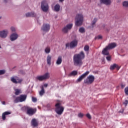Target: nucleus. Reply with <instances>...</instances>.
<instances>
[{"label":"nucleus","mask_w":128,"mask_h":128,"mask_svg":"<svg viewBox=\"0 0 128 128\" xmlns=\"http://www.w3.org/2000/svg\"><path fill=\"white\" fill-rule=\"evenodd\" d=\"M101 38H102V36L100 35H99L95 38V40H100Z\"/></svg>","instance_id":"35"},{"label":"nucleus","mask_w":128,"mask_h":128,"mask_svg":"<svg viewBox=\"0 0 128 128\" xmlns=\"http://www.w3.org/2000/svg\"><path fill=\"white\" fill-rule=\"evenodd\" d=\"M79 32H81L82 34H84V32H86V30H84V28L82 27V28H80Z\"/></svg>","instance_id":"33"},{"label":"nucleus","mask_w":128,"mask_h":128,"mask_svg":"<svg viewBox=\"0 0 128 128\" xmlns=\"http://www.w3.org/2000/svg\"><path fill=\"white\" fill-rule=\"evenodd\" d=\"M50 76V73L46 72L44 75L37 76L36 77V79L38 80H40V82H42V80H48Z\"/></svg>","instance_id":"5"},{"label":"nucleus","mask_w":128,"mask_h":128,"mask_svg":"<svg viewBox=\"0 0 128 128\" xmlns=\"http://www.w3.org/2000/svg\"><path fill=\"white\" fill-rule=\"evenodd\" d=\"M64 108L60 105V103H57L56 104L55 112L57 114L62 116V112H64Z\"/></svg>","instance_id":"4"},{"label":"nucleus","mask_w":128,"mask_h":128,"mask_svg":"<svg viewBox=\"0 0 128 128\" xmlns=\"http://www.w3.org/2000/svg\"><path fill=\"white\" fill-rule=\"evenodd\" d=\"M4 2H6V0H4Z\"/></svg>","instance_id":"47"},{"label":"nucleus","mask_w":128,"mask_h":128,"mask_svg":"<svg viewBox=\"0 0 128 128\" xmlns=\"http://www.w3.org/2000/svg\"><path fill=\"white\" fill-rule=\"evenodd\" d=\"M50 26L48 24H44L41 28V30L44 32H50Z\"/></svg>","instance_id":"10"},{"label":"nucleus","mask_w":128,"mask_h":128,"mask_svg":"<svg viewBox=\"0 0 128 128\" xmlns=\"http://www.w3.org/2000/svg\"><path fill=\"white\" fill-rule=\"evenodd\" d=\"M0 48H1V47H0Z\"/></svg>","instance_id":"48"},{"label":"nucleus","mask_w":128,"mask_h":128,"mask_svg":"<svg viewBox=\"0 0 128 128\" xmlns=\"http://www.w3.org/2000/svg\"><path fill=\"white\" fill-rule=\"evenodd\" d=\"M26 18H36V14L34 12H28L26 14Z\"/></svg>","instance_id":"17"},{"label":"nucleus","mask_w":128,"mask_h":128,"mask_svg":"<svg viewBox=\"0 0 128 128\" xmlns=\"http://www.w3.org/2000/svg\"><path fill=\"white\" fill-rule=\"evenodd\" d=\"M26 100V95L22 94L16 97L14 100V102L16 104L18 102H24Z\"/></svg>","instance_id":"6"},{"label":"nucleus","mask_w":128,"mask_h":128,"mask_svg":"<svg viewBox=\"0 0 128 128\" xmlns=\"http://www.w3.org/2000/svg\"><path fill=\"white\" fill-rule=\"evenodd\" d=\"M124 92L126 94L128 95V87L125 88Z\"/></svg>","instance_id":"39"},{"label":"nucleus","mask_w":128,"mask_h":128,"mask_svg":"<svg viewBox=\"0 0 128 128\" xmlns=\"http://www.w3.org/2000/svg\"><path fill=\"white\" fill-rule=\"evenodd\" d=\"M94 82V76L92 75H90L84 80V84H92Z\"/></svg>","instance_id":"7"},{"label":"nucleus","mask_w":128,"mask_h":128,"mask_svg":"<svg viewBox=\"0 0 128 128\" xmlns=\"http://www.w3.org/2000/svg\"><path fill=\"white\" fill-rule=\"evenodd\" d=\"M16 96H18L20 94H22V90L20 89H14Z\"/></svg>","instance_id":"27"},{"label":"nucleus","mask_w":128,"mask_h":128,"mask_svg":"<svg viewBox=\"0 0 128 128\" xmlns=\"http://www.w3.org/2000/svg\"><path fill=\"white\" fill-rule=\"evenodd\" d=\"M122 6L124 8H128V1H124L122 2Z\"/></svg>","instance_id":"28"},{"label":"nucleus","mask_w":128,"mask_h":128,"mask_svg":"<svg viewBox=\"0 0 128 128\" xmlns=\"http://www.w3.org/2000/svg\"><path fill=\"white\" fill-rule=\"evenodd\" d=\"M21 110L23 112H26L27 114L30 116L34 114H36V109L32 108L28 106L22 107Z\"/></svg>","instance_id":"2"},{"label":"nucleus","mask_w":128,"mask_h":128,"mask_svg":"<svg viewBox=\"0 0 128 128\" xmlns=\"http://www.w3.org/2000/svg\"><path fill=\"white\" fill-rule=\"evenodd\" d=\"M116 44L111 43V44H108V46H106V47L109 50H112V48H116Z\"/></svg>","instance_id":"18"},{"label":"nucleus","mask_w":128,"mask_h":128,"mask_svg":"<svg viewBox=\"0 0 128 128\" xmlns=\"http://www.w3.org/2000/svg\"><path fill=\"white\" fill-rule=\"evenodd\" d=\"M72 24H68L62 29L63 32L64 34H66L68 32V30H72Z\"/></svg>","instance_id":"11"},{"label":"nucleus","mask_w":128,"mask_h":128,"mask_svg":"<svg viewBox=\"0 0 128 128\" xmlns=\"http://www.w3.org/2000/svg\"><path fill=\"white\" fill-rule=\"evenodd\" d=\"M44 86L45 87V88H47L48 87V84H44Z\"/></svg>","instance_id":"44"},{"label":"nucleus","mask_w":128,"mask_h":128,"mask_svg":"<svg viewBox=\"0 0 128 128\" xmlns=\"http://www.w3.org/2000/svg\"><path fill=\"white\" fill-rule=\"evenodd\" d=\"M8 30H3L2 31H0V38H6V36H8Z\"/></svg>","instance_id":"13"},{"label":"nucleus","mask_w":128,"mask_h":128,"mask_svg":"<svg viewBox=\"0 0 128 128\" xmlns=\"http://www.w3.org/2000/svg\"><path fill=\"white\" fill-rule=\"evenodd\" d=\"M11 82H12L14 84H20L21 82H22V80L15 76L11 78Z\"/></svg>","instance_id":"12"},{"label":"nucleus","mask_w":128,"mask_h":128,"mask_svg":"<svg viewBox=\"0 0 128 128\" xmlns=\"http://www.w3.org/2000/svg\"><path fill=\"white\" fill-rule=\"evenodd\" d=\"M37 100L38 99H36V98L32 97V101L33 102H36Z\"/></svg>","instance_id":"37"},{"label":"nucleus","mask_w":128,"mask_h":128,"mask_svg":"<svg viewBox=\"0 0 128 128\" xmlns=\"http://www.w3.org/2000/svg\"><path fill=\"white\" fill-rule=\"evenodd\" d=\"M90 74V72L88 71L86 72L85 73H84L83 74H82L78 80L77 82H80L81 81L86 78L88 74Z\"/></svg>","instance_id":"14"},{"label":"nucleus","mask_w":128,"mask_h":128,"mask_svg":"<svg viewBox=\"0 0 128 128\" xmlns=\"http://www.w3.org/2000/svg\"><path fill=\"white\" fill-rule=\"evenodd\" d=\"M60 6L58 4H56L54 7V10L55 12H60Z\"/></svg>","instance_id":"26"},{"label":"nucleus","mask_w":128,"mask_h":128,"mask_svg":"<svg viewBox=\"0 0 128 128\" xmlns=\"http://www.w3.org/2000/svg\"><path fill=\"white\" fill-rule=\"evenodd\" d=\"M78 75V71L74 70L71 72L70 74H68V76H72Z\"/></svg>","instance_id":"25"},{"label":"nucleus","mask_w":128,"mask_h":128,"mask_svg":"<svg viewBox=\"0 0 128 128\" xmlns=\"http://www.w3.org/2000/svg\"><path fill=\"white\" fill-rule=\"evenodd\" d=\"M122 88H124L126 86V84H120Z\"/></svg>","instance_id":"42"},{"label":"nucleus","mask_w":128,"mask_h":128,"mask_svg":"<svg viewBox=\"0 0 128 128\" xmlns=\"http://www.w3.org/2000/svg\"><path fill=\"white\" fill-rule=\"evenodd\" d=\"M32 125L33 126H38V122L36 121V120L33 119L32 120L31 122Z\"/></svg>","instance_id":"23"},{"label":"nucleus","mask_w":128,"mask_h":128,"mask_svg":"<svg viewBox=\"0 0 128 128\" xmlns=\"http://www.w3.org/2000/svg\"><path fill=\"white\" fill-rule=\"evenodd\" d=\"M41 8L44 12H46L48 10V2L44 0L41 2Z\"/></svg>","instance_id":"8"},{"label":"nucleus","mask_w":128,"mask_h":128,"mask_svg":"<svg viewBox=\"0 0 128 128\" xmlns=\"http://www.w3.org/2000/svg\"><path fill=\"white\" fill-rule=\"evenodd\" d=\"M2 104H6V102L4 101L2 102Z\"/></svg>","instance_id":"46"},{"label":"nucleus","mask_w":128,"mask_h":128,"mask_svg":"<svg viewBox=\"0 0 128 128\" xmlns=\"http://www.w3.org/2000/svg\"><path fill=\"white\" fill-rule=\"evenodd\" d=\"M84 116V114L80 112L78 114V118H82Z\"/></svg>","instance_id":"34"},{"label":"nucleus","mask_w":128,"mask_h":128,"mask_svg":"<svg viewBox=\"0 0 128 128\" xmlns=\"http://www.w3.org/2000/svg\"><path fill=\"white\" fill-rule=\"evenodd\" d=\"M62 56H58L56 62V64L57 66H60V64H62Z\"/></svg>","instance_id":"19"},{"label":"nucleus","mask_w":128,"mask_h":128,"mask_svg":"<svg viewBox=\"0 0 128 128\" xmlns=\"http://www.w3.org/2000/svg\"><path fill=\"white\" fill-rule=\"evenodd\" d=\"M84 22V15L82 14H77L75 20V24L76 26H80Z\"/></svg>","instance_id":"3"},{"label":"nucleus","mask_w":128,"mask_h":128,"mask_svg":"<svg viewBox=\"0 0 128 128\" xmlns=\"http://www.w3.org/2000/svg\"><path fill=\"white\" fill-rule=\"evenodd\" d=\"M6 71L4 70H0V76L2 74H4Z\"/></svg>","instance_id":"36"},{"label":"nucleus","mask_w":128,"mask_h":128,"mask_svg":"<svg viewBox=\"0 0 128 128\" xmlns=\"http://www.w3.org/2000/svg\"><path fill=\"white\" fill-rule=\"evenodd\" d=\"M84 52L82 51L80 54L74 56L73 60L74 66H80L82 64V60L84 58Z\"/></svg>","instance_id":"1"},{"label":"nucleus","mask_w":128,"mask_h":128,"mask_svg":"<svg viewBox=\"0 0 128 128\" xmlns=\"http://www.w3.org/2000/svg\"><path fill=\"white\" fill-rule=\"evenodd\" d=\"M108 50H110L106 46L102 51V54H104V56H108V54H110Z\"/></svg>","instance_id":"21"},{"label":"nucleus","mask_w":128,"mask_h":128,"mask_svg":"<svg viewBox=\"0 0 128 128\" xmlns=\"http://www.w3.org/2000/svg\"><path fill=\"white\" fill-rule=\"evenodd\" d=\"M41 88L42 90L40 92V94L42 96H44V88L43 86H42Z\"/></svg>","instance_id":"29"},{"label":"nucleus","mask_w":128,"mask_h":128,"mask_svg":"<svg viewBox=\"0 0 128 128\" xmlns=\"http://www.w3.org/2000/svg\"><path fill=\"white\" fill-rule=\"evenodd\" d=\"M64 0H59L60 2H63Z\"/></svg>","instance_id":"45"},{"label":"nucleus","mask_w":128,"mask_h":128,"mask_svg":"<svg viewBox=\"0 0 128 128\" xmlns=\"http://www.w3.org/2000/svg\"><path fill=\"white\" fill-rule=\"evenodd\" d=\"M78 41L77 40H74L71 42L70 44L68 43L66 44V48H68L70 46V48H74L78 46Z\"/></svg>","instance_id":"9"},{"label":"nucleus","mask_w":128,"mask_h":128,"mask_svg":"<svg viewBox=\"0 0 128 128\" xmlns=\"http://www.w3.org/2000/svg\"><path fill=\"white\" fill-rule=\"evenodd\" d=\"M10 30L12 32H16V28L14 27H11Z\"/></svg>","instance_id":"41"},{"label":"nucleus","mask_w":128,"mask_h":128,"mask_svg":"<svg viewBox=\"0 0 128 128\" xmlns=\"http://www.w3.org/2000/svg\"><path fill=\"white\" fill-rule=\"evenodd\" d=\"M46 62L48 64H49V66H50V64H52V56L48 55L47 56Z\"/></svg>","instance_id":"22"},{"label":"nucleus","mask_w":128,"mask_h":128,"mask_svg":"<svg viewBox=\"0 0 128 128\" xmlns=\"http://www.w3.org/2000/svg\"><path fill=\"white\" fill-rule=\"evenodd\" d=\"M114 68H116L117 70H118L120 68V66H118V65L117 64H114L110 66V70H112Z\"/></svg>","instance_id":"20"},{"label":"nucleus","mask_w":128,"mask_h":128,"mask_svg":"<svg viewBox=\"0 0 128 128\" xmlns=\"http://www.w3.org/2000/svg\"><path fill=\"white\" fill-rule=\"evenodd\" d=\"M128 100H126L125 102H124V104H125L126 106L128 105Z\"/></svg>","instance_id":"43"},{"label":"nucleus","mask_w":128,"mask_h":128,"mask_svg":"<svg viewBox=\"0 0 128 128\" xmlns=\"http://www.w3.org/2000/svg\"><path fill=\"white\" fill-rule=\"evenodd\" d=\"M96 22H98V19L96 18H94L92 23V28H94V26L96 24Z\"/></svg>","instance_id":"32"},{"label":"nucleus","mask_w":128,"mask_h":128,"mask_svg":"<svg viewBox=\"0 0 128 128\" xmlns=\"http://www.w3.org/2000/svg\"><path fill=\"white\" fill-rule=\"evenodd\" d=\"M100 2L106 4V6H110L112 4L111 0H99Z\"/></svg>","instance_id":"16"},{"label":"nucleus","mask_w":128,"mask_h":128,"mask_svg":"<svg viewBox=\"0 0 128 128\" xmlns=\"http://www.w3.org/2000/svg\"><path fill=\"white\" fill-rule=\"evenodd\" d=\"M106 58L107 60H108V62H110V60H112V57H110V56H108L106 57Z\"/></svg>","instance_id":"38"},{"label":"nucleus","mask_w":128,"mask_h":128,"mask_svg":"<svg viewBox=\"0 0 128 128\" xmlns=\"http://www.w3.org/2000/svg\"><path fill=\"white\" fill-rule=\"evenodd\" d=\"M84 50V52H88V50H90V46L88 45L85 46Z\"/></svg>","instance_id":"30"},{"label":"nucleus","mask_w":128,"mask_h":128,"mask_svg":"<svg viewBox=\"0 0 128 128\" xmlns=\"http://www.w3.org/2000/svg\"><path fill=\"white\" fill-rule=\"evenodd\" d=\"M18 35L16 33H12L11 35H10V38L12 42H14V40H18Z\"/></svg>","instance_id":"15"},{"label":"nucleus","mask_w":128,"mask_h":128,"mask_svg":"<svg viewBox=\"0 0 128 128\" xmlns=\"http://www.w3.org/2000/svg\"><path fill=\"white\" fill-rule=\"evenodd\" d=\"M10 112H4L2 114V118L4 120H6V116H8V114H10Z\"/></svg>","instance_id":"24"},{"label":"nucleus","mask_w":128,"mask_h":128,"mask_svg":"<svg viewBox=\"0 0 128 128\" xmlns=\"http://www.w3.org/2000/svg\"><path fill=\"white\" fill-rule=\"evenodd\" d=\"M45 52L46 54H50V47H46L45 48Z\"/></svg>","instance_id":"31"},{"label":"nucleus","mask_w":128,"mask_h":128,"mask_svg":"<svg viewBox=\"0 0 128 128\" xmlns=\"http://www.w3.org/2000/svg\"><path fill=\"white\" fill-rule=\"evenodd\" d=\"M86 116L90 120L92 118V116H90V114H87Z\"/></svg>","instance_id":"40"}]
</instances>
